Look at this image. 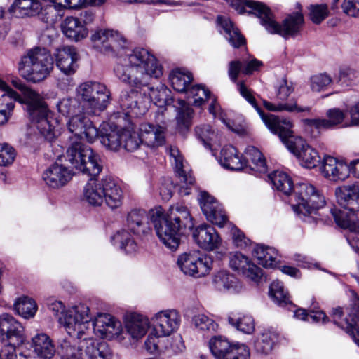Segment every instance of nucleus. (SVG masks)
Instances as JSON below:
<instances>
[{
  "label": "nucleus",
  "mask_w": 359,
  "mask_h": 359,
  "mask_svg": "<svg viewBox=\"0 0 359 359\" xmlns=\"http://www.w3.org/2000/svg\"><path fill=\"white\" fill-rule=\"evenodd\" d=\"M116 78L131 88L122 90L119 103L123 109L133 111L139 109L137 97L144 88L153 100L156 90L152 81L163 74L161 65L156 57L144 48H135L121 56L114 68Z\"/></svg>",
  "instance_id": "1"
},
{
  "label": "nucleus",
  "mask_w": 359,
  "mask_h": 359,
  "mask_svg": "<svg viewBox=\"0 0 359 359\" xmlns=\"http://www.w3.org/2000/svg\"><path fill=\"white\" fill-rule=\"evenodd\" d=\"M150 218L161 243L171 250H176L181 236L194 226L188 208L181 204L172 205L165 213L161 206L151 209L149 215L143 209H133L126 215V226L134 234L147 235L151 231Z\"/></svg>",
  "instance_id": "2"
},
{
  "label": "nucleus",
  "mask_w": 359,
  "mask_h": 359,
  "mask_svg": "<svg viewBox=\"0 0 359 359\" xmlns=\"http://www.w3.org/2000/svg\"><path fill=\"white\" fill-rule=\"evenodd\" d=\"M273 187L285 195L294 190V198L297 202L292 205L293 210L304 219L310 222L309 216L316 215L318 210L325 205V198L311 184L301 182L293 187L291 178L284 172L275 171L269 176Z\"/></svg>",
  "instance_id": "3"
},
{
  "label": "nucleus",
  "mask_w": 359,
  "mask_h": 359,
  "mask_svg": "<svg viewBox=\"0 0 359 359\" xmlns=\"http://www.w3.org/2000/svg\"><path fill=\"white\" fill-rule=\"evenodd\" d=\"M13 86L20 90L24 95L27 111L31 122L34 124L39 133L48 141H52L55 136V127L43 98L38 93L28 88L20 79L12 80Z\"/></svg>",
  "instance_id": "4"
},
{
  "label": "nucleus",
  "mask_w": 359,
  "mask_h": 359,
  "mask_svg": "<svg viewBox=\"0 0 359 359\" xmlns=\"http://www.w3.org/2000/svg\"><path fill=\"white\" fill-rule=\"evenodd\" d=\"M337 203L343 210L331 209L336 224L344 229H348L352 233L359 234V186L346 185L335 189Z\"/></svg>",
  "instance_id": "5"
},
{
  "label": "nucleus",
  "mask_w": 359,
  "mask_h": 359,
  "mask_svg": "<svg viewBox=\"0 0 359 359\" xmlns=\"http://www.w3.org/2000/svg\"><path fill=\"white\" fill-rule=\"evenodd\" d=\"M123 191L110 176L101 180L90 179L83 188V198L92 206H100L104 202L111 209L120 207L123 201Z\"/></svg>",
  "instance_id": "6"
},
{
  "label": "nucleus",
  "mask_w": 359,
  "mask_h": 359,
  "mask_svg": "<svg viewBox=\"0 0 359 359\" xmlns=\"http://www.w3.org/2000/svg\"><path fill=\"white\" fill-rule=\"evenodd\" d=\"M53 68V57L46 48H34L22 56L18 72L28 81L36 83L45 79Z\"/></svg>",
  "instance_id": "7"
},
{
  "label": "nucleus",
  "mask_w": 359,
  "mask_h": 359,
  "mask_svg": "<svg viewBox=\"0 0 359 359\" xmlns=\"http://www.w3.org/2000/svg\"><path fill=\"white\" fill-rule=\"evenodd\" d=\"M62 359H111L112 351L105 342H99L92 337L81 339L78 346L65 341L60 346Z\"/></svg>",
  "instance_id": "8"
},
{
  "label": "nucleus",
  "mask_w": 359,
  "mask_h": 359,
  "mask_svg": "<svg viewBox=\"0 0 359 359\" xmlns=\"http://www.w3.org/2000/svg\"><path fill=\"white\" fill-rule=\"evenodd\" d=\"M76 92L77 97L83 101L82 110L90 115L104 111L110 102V91L99 82L81 83L76 87Z\"/></svg>",
  "instance_id": "9"
},
{
  "label": "nucleus",
  "mask_w": 359,
  "mask_h": 359,
  "mask_svg": "<svg viewBox=\"0 0 359 359\" xmlns=\"http://www.w3.org/2000/svg\"><path fill=\"white\" fill-rule=\"evenodd\" d=\"M292 123L290 121L284 120L280 123V128L283 129L288 128L290 133L281 137L279 131L272 133L278 135L288 150L298 158L302 166L310 169L315 168L320 161L318 151L309 146L301 137H294L292 135Z\"/></svg>",
  "instance_id": "10"
},
{
  "label": "nucleus",
  "mask_w": 359,
  "mask_h": 359,
  "mask_svg": "<svg viewBox=\"0 0 359 359\" xmlns=\"http://www.w3.org/2000/svg\"><path fill=\"white\" fill-rule=\"evenodd\" d=\"M90 309L83 304L72 306L67 310L63 316L59 317V323L67 332L78 339H81L90 330Z\"/></svg>",
  "instance_id": "11"
},
{
  "label": "nucleus",
  "mask_w": 359,
  "mask_h": 359,
  "mask_svg": "<svg viewBox=\"0 0 359 359\" xmlns=\"http://www.w3.org/2000/svg\"><path fill=\"white\" fill-rule=\"evenodd\" d=\"M304 22L303 15L297 12L289 15L280 25L275 20L272 12L268 7L261 25L270 34H277L287 39L297 36L301 32Z\"/></svg>",
  "instance_id": "12"
},
{
  "label": "nucleus",
  "mask_w": 359,
  "mask_h": 359,
  "mask_svg": "<svg viewBox=\"0 0 359 359\" xmlns=\"http://www.w3.org/2000/svg\"><path fill=\"white\" fill-rule=\"evenodd\" d=\"M90 39L95 48L108 55L119 54L128 46L126 39L113 29H98L91 35Z\"/></svg>",
  "instance_id": "13"
},
{
  "label": "nucleus",
  "mask_w": 359,
  "mask_h": 359,
  "mask_svg": "<svg viewBox=\"0 0 359 359\" xmlns=\"http://www.w3.org/2000/svg\"><path fill=\"white\" fill-rule=\"evenodd\" d=\"M352 297V303L348 309V317L339 323L342 315L343 311L340 307L332 310V317L334 323L339 327L344 329L346 332L351 336L354 341L359 346V297L354 291H351Z\"/></svg>",
  "instance_id": "14"
},
{
  "label": "nucleus",
  "mask_w": 359,
  "mask_h": 359,
  "mask_svg": "<svg viewBox=\"0 0 359 359\" xmlns=\"http://www.w3.org/2000/svg\"><path fill=\"white\" fill-rule=\"evenodd\" d=\"M178 267L185 274L201 277L212 269V260L208 256H200L196 252H185L178 257Z\"/></svg>",
  "instance_id": "15"
},
{
  "label": "nucleus",
  "mask_w": 359,
  "mask_h": 359,
  "mask_svg": "<svg viewBox=\"0 0 359 359\" xmlns=\"http://www.w3.org/2000/svg\"><path fill=\"white\" fill-rule=\"evenodd\" d=\"M25 329L22 324L8 313L0 316V341L22 344L25 341Z\"/></svg>",
  "instance_id": "16"
},
{
  "label": "nucleus",
  "mask_w": 359,
  "mask_h": 359,
  "mask_svg": "<svg viewBox=\"0 0 359 359\" xmlns=\"http://www.w3.org/2000/svg\"><path fill=\"white\" fill-rule=\"evenodd\" d=\"M67 126L69 132L74 134L75 140L81 141L86 139L89 142H93L98 137V130L93 125L92 121L81 113L72 116Z\"/></svg>",
  "instance_id": "17"
},
{
  "label": "nucleus",
  "mask_w": 359,
  "mask_h": 359,
  "mask_svg": "<svg viewBox=\"0 0 359 359\" xmlns=\"http://www.w3.org/2000/svg\"><path fill=\"white\" fill-rule=\"evenodd\" d=\"M180 320L179 313L174 309L161 311L151 318L154 331L165 337L170 336L178 329Z\"/></svg>",
  "instance_id": "18"
},
{
  "label": "nucleus",
  "mask_w": 359,
  "mask_h": 359,
  "mask_svg": "<svg viewBox=\"0 0 359 359\" xmlns=\"http://www.w3.org/2000/svg\"><path fill=\"white\" fill-rule=\"evenodd\" d=\"M93 329L95 335L112 339L121 333L122 325L119 320L110 314L98 313L93 323Z\"/></svg>",
  "instance_id": "19"
},
{
  "label": "nucleus",
  "mask_w": 359,
  "mask_h": 359,
  "mask_svg": "<svg viewBox=\"0 0 359 359\" xmlns=\"http://www.w3.org/2000/svg\"><path fill=\"white\" fill-rule=\"evenodd\" d=\"M237 85L240 94L256 109L262 121L271 132L279 131L280 133V134L281 137L287 135L290 133L288 128L285 129L280 128L282 121H280L278 117L273 114H265L264 111L257 106L255 98L251 94L250 91L247 88L243 81L238 82Z\"/></svg>",
  "instance_id": "20"
},
{
  "label": "nucleus",
  "mask_w": 359,
  "mask_h": 359,
  "mask_svg": "<svg viewBox=\"0 0 359 359\" xmlns=\"http://www.w3.org/2000/svg\"><path fill=\"white\" fill-rule=\"evenodd\" d=\"M79 55L73 46H63L56 50L55 62L56 67L65 75H73L78 68Z\"/></svg>",
  "instance_id": "21"
},
{
  "label": "nucleus",
  "mask_w": 359,
  "mask_h": 359,
  "mask_svg": "<svg viewBox=\"0 0 359 359\" xmlns=\"http://www.w3.org/2000/svg\"><path fill=\"white\" fill-rule=\"evenodd\" d=\"M230 267L241 273L248 279L257 283L262 278V270L252 262L247 257L240 252L232 255L229 260Z\"/></svg>",
  "instance_id": "22"
},
{
  "label": "nucleus",
  "mask_w": 359,
  "mask_h": 359,
  "mask_svg": "<svg viewBox=\"0 0 359 359\" xmlns=\"http://www.w3.org/2000/svg\"><path fill=\"white\" fill-rule=\"evenodd\" d=\"M0 90L6 93L0 97V126L5 125L12 116L15 101L20 102V95L0 79Z\"/></svg>",
  "instance_id": "23"
},
{
  "label": "nucleus",
  "mask_w": 359,
  "mask_h": 359,
  "mask_svg": "<svg viewBox=\"0 0 359 359\" xmlns=\"http://www.w3.org/2000/svg\"><path fill=\"white\" fill-rule=\"evenodd\" d=\"M193 238L201 248L212 251L221 245V238L215 229L208 224L197 226L193 232Z\"/></svg>",
  "instance_id": "24"
},
{
  "label": "nucleus",
  "mask_w": 359,
  "mask_h": 359,
  "mask_svg": "<svg viewBox=\"0 0 359 359\" xmlns=\"http://www.w3.org/2000/svg\"><path fill=\"white\" fill-rule=\"evenodd\" d=\"M92 151L90 147L85 145L81 141L72 140L67 149L65 158L70 163L72 168L79 172L81 168H83L85 161L91 156Z\"/></svg>",
  "instance_id": "25"
},
{
  "label": "nucleus",
  "mask_w": 359,
  "mask_h": 359,
  "mask_svg": "<svg viewBox=\"0 0 359 359\" xmlns=\"http://www.w3.org/2000/svg\"><path fill=\"white\" fill-rule=\"evenodd\" d=\"M72 178L71 171L65 165L53 163L43 173V180L48 187L58 189L65 186Z\"/></svg>",
  "instance_id": "26"
},
{
  "label": "nucleus",
  "mask_w": 359,
  "mask_h": 359,
  "mask_svg": "<svg viewBox=\"0 0 359 359\" xmlns=\"http://www.w3.org/2000/svg\"><path fill=\"white\" fill-rule=\"evenodd\" d=\"M124 324L129 336L138 340L146 334L150 322L147 317L140 313H128L124 317Z\"/></svg>",
  "instance_id": "27"
},
{
  "label": "nucleus",
  "mask_w": 359,
  "mask_h": 359,
  "mask_svg": "<svg viewBox=\"0 0 359 359\" xmlns=\"http://www.w3.org/2000/svg\"><path fill=\"white\" fill-rule=\"evenodd\" d=\"M321 172L330 180H344L349 175V168L343 161L327 156L323 159Z\"/></svg>",
  "instance_id": "28"
},
{
  "label": "nucleus",
  "mask_w": 359,
  "mask_h": 359,
  "mask_svg": "<svg viewBox=\"0 0 359 359\" xmlns=\"http://www.w3.org/2000/svg\"><path fill=\"white\" fill-rule=\"evenodd\" d=\"M43 9L39 0H14L8 8V13L15 18L34 17Z\"/></svg>",
  "instance_id": "29"
},
{
  "label": "nucleus",
  "mask_w": 359,
  "mask_h": 359,
  "mask_svg": "<svg viewBox=\"0 0 359 359\" xmlns=\"http://www.w3.org/2000/svg\"><path fill=\"white\" fill-rule=\"evenodd\" d=\"M140 136L142 144L148 147H158L165 142V130L160 126H154L150 123L141 124Z\"/></svg>",
  "instance_id": "30"
},
{
  "label": "nucleus",
  "mask_w": 359,
  "mask_h": 359,
  "mask_svg": "<svg viewBox=\"0 0 359 359\" xmlns=\"http://www.w3.org/2000/svg\"><path fill=\"white\" fill-rule=\"evenodd\" d=\"M239 14H254L260 19L262 23L268 6L264 3L254 0H224Z\"/></svg>",
  "instance_id": "31"
},
{
  "label": "nucleus",
  "mask_w": 359,
  "mask_h": 359,
  "mask_svg": "<svg viewBox=\"0 0 359 359\" xmlns=\"http://www.w3.org/2000/svg\"><path fill=\"white\" fill-rule=\"evenodd\" d=\"M217 22L224 31L226 39L233 48H238L245 44V37L230 18L219 15L217 17Z\"/></svg>",
  "instance_id": "32"
},
{
  "label": "nucleus",
  "mask_w": 359,
  "mask_h": 359,
  "mask_svg": "<svg viewBox=\"0 0 359 359\" xmlns=\"http://www.w3.org/2000/svg\"><path fill=\"white\" fill-rule=\"evenodd\" d=\"M328 119L325 118H306L302 121L305 126L308 128H314L318 130L322 128H330L334 126L342 123L345 118V114L339 109L334 108L329 109L326 113Z\"/></svg>",
  "instance_id": "33"
},
{
  "label": "nucleus",
  "mask_w": 359,
  "mask_h": 359,
  "mask_svg": "<svg viewBox=\"0 0 359 359\" xmlns=\"http://www.w3.org/2000/svg\"><path fill=\"white\" fill-rule=\"evenodd\" d=\"M62 33L69 39L79 41L88 35V29L77 18L67 17L61 24Z\"/></svg>",
  "instance_id": "34"
},
{
  "label": "nucleus",
  "mask_w": 359,
  "mask_h": 359,
  "mask_svg": "<svg viewBox=\"0 0 359 359\" xmlns=\"http://www.w3.org/2000/svg\"><path fill=\"white\" fill-rule=\"evenodd\" d=\"M220 163L225 168L241 170L247 165V161L234 147L229 145L221 151Z\"/></svg>",
  "instance_id": "35"
},
{
  "label": "nucleus",
  "mask_w": 359,
  "mask_h": 359,
  "mask_svg": "<svg viewBox=\"0 0 359 359\" xmlns=\"http://www.w3.org/2000/svg\"><path fill=\"white\" fill-rule=\"evenodd\" d=\"M279 334L273 330H265L260 333L254 342V348L257 353L269 355L278 342Z\"/></svg>",
  "instance_id": "36"
},
{
  "label": "nucleus",
  "mask_w": 359,
  "mask_h": 359,
  "mask_svg": "<svg viewBox=\"0 0 359 359\" xmlns=\"http://www.w3.org/2000/svg\"><path fill=\"white\" fill-rule=\"evenodd\" d=\"M170 157L173 158L176 172L180 178L181 189L187 190L188 185H193L195 179L190 172H187L184 168L183 158L177 148L170 147L169 149ZM189 191H184V194L188 195Z\"/></svg>",
  "instance_id": "37"
},
{
  "label": "nucleus",
  "mask_w": 359,
  "mask_h": 359,
  "mask_svg": "<svg viewBox=\"0 0 359 359\" xmlns=\"http://www.w3.org/2000/svg\"><path fill=\"white\" fill-rule=\"evenodd\" d=\"M252 255L257 258L259 264L265 268L273 269L278 265V252L273 248L257 244L253 248Z\"/></svg>",
  "instance_id": "38"
},
{
  "label": "nucleus",
  "mask_w": 359,
  "mask_h": 359,
  "mask_svg": "<svg viewBox=\"0 0 359 359\" xmlns=\"http://www.w3.org/2000/svg\"><path fill=\"white\" fill-rule=\"evenodd\" d=\"M213 283L219 290H227L235 293L239 292L242 288L237 278L226 271L217 273L214 276Z\"/></svg>",
  "instance_id": "39"
},
{
  "label": "nucleus",
  "mask_w": 359,
  "mask_h": 359,
  "mask_svg": "<svg viewBox=\"0 0 359 359\" xmlns=\"http://www.w3.org/2000/svg\"><path fill=\"white\" fill-rule=\"evenodd\" d=\"M198 201L202 212L208 221L212 224H220L223 221L221 215H219V217L214 216V211H215L216 208H219L221 205L212 196L205 191H201Z\"/></svg>",
  "instance_id": "40"
},
{
  "label": "nucleus",
  "mask_w": 359,
  "mask_h": 359,
  "mask_svg": "<svg viewBox=\"0 0 359 359\" xmlns=\"http://www.w3.org/2000/svg\"><path fill=\"white\" fill-rule=\"evenodd\" d=\"M32 347L37 354L43 358H52L55 352V346L50 337L44 333L37 334L32 340Z\"/></svg>",
  "instance_id": "41"
},
{
  "label": "nucleus",
  "mask_w": 359,
  "mask_h": 359,
  "mask_svg": "<svg viewBox=\"0 0 359 359\" xmlns=\"http://www.w3.org/2000/svg\"><path fill=\"white\" fill-rule=\"evenodd\" d=\"M105 132L100 134L99 138L102 144L111 151H117L122 147V132L116 126H110L109 129H104Z\"/></svg>",
  "instance_id": "42"
},
{
  "label": "nucleus",
  "mask_w": 359,
  "mask_h": 359,
  "mask_svg": "<svg viewBox=\"0 0 359 359\" xmlns=\"http://www.w3.org/2000/svg\"><path fill=\"white\" fill-rule=\"evenodd\" d=\"M233 344L221 335L212 337L208 342L210 351L215 359H226Z\"/></svg>",
  "instance_id": "43"
},
{
  "label": "nucleus",
  "mask_w": 359,
  "mask_h": 359,
  "mask_svg": "<svg viewBox=\"0 0 359 359\" xmlns=\"http://www.w3.org/2000/svg\"><path fill=\"white\" fill-rule=\"evenodd\" d=\"M193 80L192 74L189 72L175 69L170 74V81L174 90L176 91L188 93L189 85Z\"/></svg>",
  "instance_id": "44"
},
{
  "label": "nucleus",
  "mask_w": 359,
  "mask_h": 359,
  "mask_svg": "<svg viewBox=\"0 0 359 359\" xmlns=\"http://www.w3.org/2000/svg\"><path fill=\"white\" fill-rule=\"evenodd\" d=\"M111 241L114 245H118L119 248L124 250L126 254H133L137 251L136 243L130 233L125 229L117 231L111 237Z\"/></svg>",
  "instance_id": "45"
},
{
  "label": "nucleus",
  "mask_w": 359,
  "mask_h": 359,
  "mask_svg": "<svg viewBox=\"0 0 359 359\" xmlns=\"http://www.w3.org/2000/svg\"><path fill=\"white\" fill-rule=\"evenodd\" d=\"M264 106L269 111H288V112H297V113H307L309 114L311 111V107L299 106L295 100H290L289 102H281L277 104H273L269 102L264 101Z\"/></svg>",
  "instance_id": "46"
},
{
  "label": "nucleus",
  "mask_w": 359,
  "mask_h": 359,
  "mask_svg": "<svg viewBox=\"0 0 359 359\" xmlns=\"http://www.w3.org/2000/svg\"><path fill=\"white\" fill-rule=\"evenodd\" d=\"M91 156L85 161L83 166L79 172L90 177L91 179H95L97 177L103 169V165L100 155L93 150L92 151Z\"/></svg>",
  "instance_id": "47"
},
{
  "label": "nucleus",
  "mask_w": 359,
  "mask_h": 359,
  "mask_svg": "<svg viewBox=\"0 0 359 359\" xmlns=\"http://www.w3.org/2000/svg\"><path fill=\"white\" fill-rule=\"evenodd\" d=\"M14 309L18 315L24 318H29L35 315L37 311V305L33 299L28 297H22L15 301Z\"/></svg>",
  "instance_id": "48"
},
{
  "label": "nucleus",
  "mask_w": 359,
  "mask_h": 359,
  "mask_svg": "<svg viewBox=\"0 0 359 359\" xmlns=\"http://www.w3.org/2000/svg\"><path fill=\"white\" fill-rule=\"evenodd\" d=\"M247 159L246 161H250L252 163V169L259 172H266V160L262 152L253 146H248L245 151Z\"/></svg>",
  "instance_id": "49"
},
{
  "label": "nucleus",
  "mask_w": 359,
  "mask_h": 359,
  "mask_svg": "<svg viewBox=\"0 0 359 359\" xmlns=\"http://www.w3.org/2000/svg\"><path fill=\"white\" fill-rule=\"evenodd\" d=\"M194 110L189 106L182 105L177 109L176 116L177 129L180 133H185L191 125Z\"/></svg>",
  "instance_id": "50"
},
{
  "label": "nucleus",
  "mask_w": 359,
  "mask_h": 359,
  "mask_svg": "<svg viewBox=\"0 0 359 359\" xmlns=\"http://www.w3.org/2000/svg\"><path fill=\"white\" fill-rule=\"evenodd\" d=\"M165 336H160L154 329L147 336L144 342V348L150 354L164 352Z\"/></svg>",
  "instance_id": "51"
},
{
  "label": "nucleus",
  "mask_w": 359,
  "mask_h": 359,
  "mask_svg": "<svg viewBox=\"0 0 359 359\" xmlns=\"http://www.w3.org/2000/svg\"><path fill=\"white\" fill-rule=\"evenodd\" d=\"M58 111L64 116H75L81 112L79 101L75 98H63L57 104Z\"/></svg>",
  "instance_id": "52"
},
{
  "label": "nucleus",
  "mask_w": 359,
  "mask_h": 359,
  "mask_svg": "<svg viewBox=\"0 0 359 359\" xmlns=\"http://www.w3.org/2000/svg\"><path fill=\"white\" fill-rule=\"evenodd\" d=\"M227 320L231 325L245 334H252L255 330L254 319L251 316H245L238 318L229 316Z\"/></svg>",
  "instance_id": "53"
},
{
  "label": "nucleus",
  "mask_w": 359,
  "mask_h": 359,
  "mask_svg": "<svg viewBox=\"0 0 359 359\" xmlns=\"http://www.w3.org/2000/svg\"><path fill=\"white\" fill-rule=\"evenodd\" d=\"M269 294L280 306H283L291 302L287 292L284 290L282 283L279 281H273L271 284Z\"/></svg>",
  "instance_id": "54"
},
{
  "label": "nucleus",
  "mask_w": 359,
  "mask_h": 359,
  "mask_svg": "<svg viewBox=\"0 0 359 359\" xmlns=\"http://www.w3.org/2000/svg\"><path fill=\"white\" fill-rule=\"evenodd\" d=\"M122 146L128 151H134L137 149L142 144L141 137L140 133L130 131L129 130H123L122 132Z\"/></svg>",
  "instance_id": "55"
},
{
  "label": "nucleus",
  "mask_w": 359,
  "mask_h": 359,
  "mask_svg": "<svg viewBox=\"0 0 359 359\" xmlns=\"http://www.w3.org/2000/svg\"><path fill=\"white\" fill-rule=\"evenodd\" d=\"M189 97H191L196 106H201L210 96V92L202 85H195L188 90Z\"/></svg>",
  "instance_id": "56"
},
{
  "label": "nucleus",
  "mask_w": 359,
  "mask_h": 359,
  "mask_svg": "<svg viewBox=\"0 0 359 359\" xmlns=\"http://www.w3.org/2000/svg\"><path fill=\"white\" fill-rule=\"evenodd\" d=\"M193 323L196 328L201 331H216L217 324L209 316L199 313L195 315L192 318Z\"/></svg>",
  "instance_id": "57"
},
{
  "label": "nucleus",
  "mask_w": 359,
  "mask_h": 359,
  "mask_svg": "<svg viewBox=\"0 0 359 359\" xmlns=\"http://www.w3.org/2000/svg\"><path fill=\"white\" fill-rule=\"evenodd\" d=\"M332 82L330 76L325 73L315 74L310 78V88L313 92H320L327 89Z\"/></svg>",
  "instance_id": "58"
},
{
  "label": "nucleus",
  "mask_w": 359,
  "mask_h": 359,
  "mask_svg": "<svg viewBox=\"0 0 359 359\" xmlns=\"http://www.w3.org/2000/svg\"><path fill=\"white\" fill-rule=\"evenodd\" d=\"M276 89L277 98L280 100L285 101L293 93L294 86L292 81H288L285 77H283L278 81Z\"/></svg>",
  "instance_id": "59"
},
{
  "label": "nucleus",
  "mask_w": 359,
  "mask_h": 359,
  "mask_svg": "<svg viewBox=\"0 0 359 359\" xmlns=\"http://www.w3.org/2000/svg\"><path fill=\"white\" fill-rule=\"evenodd\" d=\"M309 9V18L315 24H320L328 15V8L326 4L311 5Z\"/></svg>",
  "instance_id": "60"
},
{
  "label": "nucleus",
  "mask_w": 359,
  "mask_h": 359,
  "mask_svg": "<svg viewBox=\"0 0 359 359\" xmlns=\"http://www.w3.org/2000/svg\"><path fill=\"white\" fill-rule=\"evenodd\" d=\"M195 135L206 147L209 145V141L215 136V133L210 125L201 124L195 128Z\"/></svg>",
  "instance_id": "61"
},
{
  "label": "nucleus",
  "mask_w": 359,
  "mask_h": 359,
  "mask_svg": "<svg viewBox=\"0 0 359 359\" xmlns=\"http://www.w3.org/2000/svg\"><path fill=\"white\" fill-rule=\"evenodd\" d=\"M358 81V71L350 67L344 68L340 70L338 82H340L341 85L348 86L352 83H357Z\"/></svg>",
  "instance_id": "62"
},
{
  "label": "nucleus",
  "mask_w": 359,
  "mask_h": 359,
  "mask_svg": "<svg viewBox=\"0 0 359 359\" xmlns=\"http://www.w3.org/2000/svg\"><path fill=\"white\" fill-rule=\"evenodd\" d=\"M15 149L7 143L0 144V166L11 165L15 158Z\"/></svg>",
  "instance_id": "63"
},
{
  "label": "nucleus",
  "mask_w": 359,
  "mask_h": 359,
  "mask_svg": "<svg viewBox=\"0 0 359 359\" xmlns=\"http://www.w3.org/2000/svg\"><path fill=\"white\" fill-rule=\"evenodd\" d=\"M250 351L244 344H233L226 359H250Z\"/></svg>",
  "instance_id": "64"
}]
</instances>
